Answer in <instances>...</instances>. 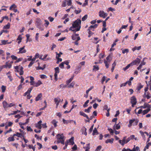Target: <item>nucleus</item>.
Wrapping results in <instances>:
<instances>
[{"label":"nucleus","instance_id":"f257e3e1","mask_svg":"<svg viewBox=\"0 0 151 151\" xmlns=\"http://www.w3.org/2000/svg\"><path fill=\"white\" fill-rule=\"evenodd\" d=\"M81 21L80 19H77L72 23V26L69 29L70 30L76 33L80 30L81 28Z\"/></svg>","mask_w":151,"mask_h":151},{"label":"nucleus","instance_id":"f03ea898","mask_svg":"<svg viewBox=\"0 0 151 151\" xmlns=\"http://www.w3.org/2000/svg\"><path fill=\"white\" fill-rule=\"evenodd\" d=\"M57 139L58 140L57 141V143H61L63 145H64L65 144L64 142V137L63 135V134H58L57 135Z\"/></svg>","mask_w":151,"mask_h":151},{"label":"nucleus","instance_id":"7ed1b4c3","mask_svg":"<svg viewBox=\"0 0 151 151\" xmlns=\"http://www.w3.org/2000/svg\"><path fill=\"white\" fill-rule=\"evenodd\" d=\"M35 25L41 31L43 30V28L42 27V21L39 18H37L36 20Z\"/></svg>","mask_w":151,"mask_h":151},{"label":"nucleus","instance_id":"20e7f679","mask_svg":"<svg viewBox=\"0 0 151 151\" xmlns=\"http://www.w3.org/2000/svg\"><path fill=\"white\" fill-rule=\"evenodd\" d=\"M15 70V71L19 73L20 75H23L24 71H23V67H14Z\"/></svg>","mask_w":151,"mask_h":151},{"label":"nucleus","instance_id":"39448f33","mask_svg":"<svg viewBox=\"0 0 151 151\" xmlns=\"http://www.w3.org/2000/svg\"><path fill=\"white\" fill-rule=\"evenodd\" d=\"M140 61V59L137 58L136 60H134L130 63L128 64L127 66H132L134 65H138Z\"/></svg>","mask_w":151,"mask_h":151},{"label":"nucleus","instance_id":"423d86ee","mask_svg":"<svg viewBox=\"0 0 151 151\" xmlns=\"http://www.w3.org/2000/svg\"><path fill=\"white\" fill-rule=\"evenodd\" d=\"M111 56L110 55H109L106 57V59L107 61L104 60V63L105 64V66H109V64L108 62H109L111 60Z\"/></svg>","mask_w":151,"mask_h":151},{"label":"nucleus","instance_id":"0eeeda50","mask_svg":"<svg viewBox=\"0 0 151 151\" xmlns=\"http://www.w3.org/2000/svg\"><path fill=\"white\" fill-rule=\"evenodd\" d=\"M79 34H73L72 36V39L73 40H80L81 38L80 37L78 36Z\"/></svg>","mask_w":151,"mask_h":151},{"label":"nucleus","instance_id":"6e6552de","mask_svg":"<svg viewBox=\"0 0 151 151\" xmlns=\"http://www.w3.org/2000/svg\"><path fill=\"white\" fill-rule=\"evenodd\" d=\"M99 16L103 18H105L107 15V14L105 13L103 11H100L99 12Z\"/></svg>","mask_w":151,"mask_h":151},{"label":"nucleus","instance_id":"1a4fd4ad","mask_svg":"<svg viewBox=\"0 0 151 151\" xmlns=\"http://www.w3.org/2000/svg\"><path fill=\"white\" fill-rule=\"evenodd\" d=\"M130 102L131 103H134L136 104L137 103V99L135 96H133L131 98Z\"/></svg>","mask_w":151,"mask_h":151},{"label":"nucleus","instance_id":"9d476101","mask_svg":"<svg viewBox=\"0 0 151 151\" xmlns=\"http://www.w3.org/2000/svg\"><path fill=\"white\" fill-rule=\"evenodd\" d=\"M54 101L56 104V108H57L58 105L59 104V103L61 101V99L57 97L55 98L54 99Z\"/></svg>","mask_w":151,"mask_h":151},{"label":"nucleus","instance_id":"9b49d317","mask_svg":"<svg viewBox=\"0 0 151 151\" xmlns=\"http://www.w3.org/2000/svg\"><path fill=\"white\" fill-rule=\"evenodd\" d=\"M87 129L84 127H82L81 129V131L82 134H84L86 136L87 135V133L86 132Z\"/></svg>","mask_w":151,"mask_h":151},{"label":"nucleus","instance_id":"f8f14e48","mask_svg":"<svg viewBox=\"0 0 151 151\" xmlns=\"http://www.w3.org/2000/svg\"><path fill=\"white\" fill-rule=\"evenodd\" d=\"M42 122L41 120L39 121L36 124V127L37 128H38L40 129L42 128V124L41 123Z\"/></svg>","mask_w":151,"mask_h":151},{"label":"nucleus","instance_id":"ddd939ff","mask_svg":"<svg viewBox=\"0 0 151 151\" xmlns=\"http://www.w3.org/2000/svg\"><path fill=\"white\" fill-rule=\"evenodd\" d=\"M25 47V46H23V47L20 48L19 49V51L18 52V53H24L26 52V50H25L24 48Z\"/></svg>","mask_w":151,"mask_h":151},{"label":"nucleus","instance_id":"4468645a","mask_svg":"<svg viewBox=\"0 0 151 151\" xmlns=\"http://www.w3.org/2000/svg\"><path fill=\"white\" fill-rule=\"evenodd\" d=\"M2 104L3 107L4 109L8 108L9 104L7 103L6 101H4L2 102Z\"/></svg>","mask_w":151,"mask_h":151},{"label":"nucleus","instance_id":"2eb2a0df","mask_svg":"<svg viewBox=\"0 0 151 151\" xmlns=\"http://www.w3.org/2000/svg\"><path fill=\"white\" fill-rule=\"evenodd\" d=\"M66 142H68V143H70L71 144L73 145L74 143V142L73 137H72L69 140H67Z\"/></svg>","mask_w":151,"mask_h":151},{"label":"nucleus","instance_id":"dca6fc26","mask_svg":"<svg viewBox=\"0 0 151 151\" xmlns=\"http://www.w3.org/2000/svg\"><path fill=\"white\" fill-rule=\"evenodd\" d=\"M119 142L122 146H123L125 144L127 143L126 140L123 139H122V140H119Z\"/></svg>","mask_w":151,"mask_h":151},{"label":"nucleus","instance_id":"f3484780","mask_svg":"<svg viewBox=\"0 0 151 151\" xmlns=\"http://www.w3.org/2000/svg\"><path fill=\"white\" fill-rule=\"evenodd\" d=\"M69 63L68 61H65L61 63L59 66H64V64L67 65V66H70L69 65Z\"/></svg>","mask_w":151,"mask_h":151},{"label":"nucleus","instance_id":"a211bd4d","mask_svg":"<svg viewBox=\"0 0 151 151\" xmlns=\"http://www.w3.org/2000/svg\"><path fill=\"white\" fill-rule=\"evenodd\" d=\"M147 58H145L143 59L142 61L141 62V64L139 66H142L145 65L146 63V60H147Z\"/></svg>","mask_w":151,"mask_h":151},{"label":"nucleus","instance_id":"6ab92c4d","mask_svg":"<svg viewBox=\"0 0 151 151\" xmlns=\"http://www.w3.org/2000/svg\"><path fill=\"white\" fill-rule=\"evenodd\" d=\"M120 123V122L118 124H115V125L113 127V129H119L120 128V126L119 125V124Z\"/></svg>","mask_w":151,"mask_h":151},{"label":"nucleus","instance_id":"aec40b11","mask_svg":"<svg viewBox=\"0 0 151 151\" xmlns=\"http://www.w3.org/2000/svg\"><path fill=\"white\" fill-rule=\"evenodd\" d=\"M114 139L113 138H111V139H107L105 141V143L106 144L108 143H110L111 144H112L113 143Z\"/></svg>","mask_w":151,"mask_h":151},{"label":"nucleus","instance_id":"412c9836","mask_svg":"<svg viewBox=\"0 0 151 151\" xmlns=\"http://www.w3.org/2000/svg\"><path fill=\"white\" fill-rule=\"evenodd\" d=\"M79 114L83 116L84 117H86L87 119H89V117L88 116L84 113L83 111H81L79 112Z\"/></svg>","mask_w":151,"mask_h":151},{"label":"nucleus","instance_id":"4be33fe9","mask_svg":"<svg viewBox=\"0 0 151 151\" xmlns=\"http://www.w3.org/2000/svg\"><path fill=\"white\" fill-rule=\"evenodd\" d=\"M42 96V94L40 93L36 97L35 100L36 101H37L40 100Z\"/></svg>","mask_w":151,"mask_h":151},{"label":"nucleus","instance_id":"5701e85b","mask_svg":"<svg viewBox=\"0 0 151 151\" xmlns=\"http://www.w3.org/2000/svg\"><path fill=\"white\" fill-rule=\"evenodd\" d=\"M150 110V108H148L146 109H145L142 111V114L144 115L147 113Z\"/></svg>","mask_w":151,"mask_h":151},{"label":"nucleus","instance_id":"b1692460","mask_svg":"<svg viewBox=\"0 0 151 151\" xmlns=\"http://www.w3.org/2000/svg\"><path fill=\"white\" fill-rule=\"evenodd\" d=\"M144 95L147 99H150L151 97V96H150V94L148 92H147V93L145 92L144 93Z\"/></svg>","mask_w":151,"mask_h":151},{"label":"nucleus","instance_id":"393cba45","mask_svg":"<svg viewBox=\"0 0 151 151\" xmlns=\"http://www.w3.org/2000/svg\"><path fill=\"white\" fill-rule=\"evenodd\" d=\"M86 146L83 147V148L85 149V151H89V150L90 148V143L86 145Z\"/></svg>","mask_w":151,"mask_h":151},{"label":"nucleus","instance_id":"a878e982","mask_svg":"<svg viewBox=\"0 0 151 151\" xmlns=\"http://www.w3.org/2000/svg\"><path fill=\"white\" fill-rule=\"evenodd\" d=\"M54 125L55 127H56L57 126V123L58 122L55 119L53 120L51 122Z\"/></svg>","mask_w":151,"mask_h":151},{"label":"nucleus","instance_id":"bb28decb","mask_svg":"<svg viewBox=\"0 0 151 151\" xmlns=\"http://www.w3.org/2000/svg\"><path fill=\"white\" fill-rule=\"evenodd\" d=\"M143 87V85H142L140 83L138 84V86L137 87V89L138 91H139Z\"/></svg>","mask_w":151,"mask_h":151},{"label":"nucleus","instance_id":"cd10ccee","mask_svg":"<svg viewBox=\"0 0 151 151\" xmlns=\"http://www.w3.org/2000/svg\"><path fill=\"white\" fill-rule=\"evenodd\" d=\"M7 140L9 142H11L12 141H14L15 139L14 137L12 136V137H9L7 138Z\"/></svg>","mask_w":151,"mask_h":151},{"label":"nucleus","instance_id":"c85d7f7f","mask_svg":"<svg viewBox=\"0 0 151 151\" xmlns=\"http://www.w3.org/2000/svg\"><path fill=\"white\" fill-rule=\"evenodd\" d=\"M35 87H37L40 85L42 84V83L40 81H38L35 83Z\"/></svg>","mask_w":151,"mask_h":151},{"label":"nucleus","instance_id":"c756f323","mask_svg":"<svg viewBox=\"0 0 151 151\" xmlns=\"http://www.w3.org/2000/svg\"><path fill=\"white\" fill-rule=\"evenodd\" d=\"M74 77V75L71 76L70 78L67 81H66V83L67 84H68L69 83H70L72 81V80H73V78Z\"/></svg>","mask_w":151,"mask_h":151},{"label":"nucleus","instance_id":"7c9ffc66","mask_svg":"<svg viewBox=\"0 0 151 151\" xmlns=\"http://www.w3.org/2000/svg\"><path fill=\"white\" fill-rule=\"evenodd\" d=\"M81 69V67H78L77 68H76L75 70L74 73L76 74H78L80 71Z\"/></svg>","mask_w":151,"mask_h":151},{"label":"nucleus","instance_id":"2f4dec72","mask_svg":"<svg viewBox=\"0 0 151 151\" xmlns=\"http://www.w3.org/2000/svg\"><path fill=\"white\" fill-rule=\"evenodd\" d=\"M139 132H140V134H141L143 139L144 140H145V135L144 134V132H143L142 131H139Z\"/></svg>","mask_w":151,"mask_h":151},{"label":"nucleus","instance_id":"473e14b6","mask_svg":"<svg viewBox=\"0 0 151 151\" xmlns=\"http://www.w3.org/2000/svg\"><path fill=\"white\" fill-rule=\"evenodd\" d=\"M98 26V25L97 24H95L93 25H91L88 28V30H91L92 28H96Z\"/></svg>","mask_w":151,"mask_h":151},{"label":"nucleus","instance_id":"72a5a7b5","mask_svg":"<svg viewBox=\"0 0 151 151\" xmlns=\"http://www.w3.org/2000/svg\"><path fill=\"white\" fill-rule=\"evenodd\" d=\"M134 120H131L130 119L129 120V124L128 125V126L129 127H130L132 126V123L134 122Z\"/></svg>","mask_w":151,"mask_h":151},{"label":"nucleus","instance_id":"f704fd0d","mask_svg":"<svg viewBox=\"0 0 151 151\" xmlns=\"http://www.w3.org/2000/svg\"><path fill=\"white\" fill-rule=\"evenodd\" d=\"M10 27V24L9 23H8L7 24L4 26L3 28L5 29H9Z\"/></svg>","mask_w":151,"mask_h":151},{"label":"nucleus","instance_id":"c9c22d12","mask_svg":"<svg viewBox=\"0 0 151 151\" xmlns=\"http://www.w3.org/2000/svg\"><path fill=\"white\" fill-rule=\"evenodd\" d=\"M97 133H98L97 130L96 128L95 127L94 128V129L93 131L92 134H93V135H94L96 134H97Z\"/></svg>","mask_w":151,"mask_h":151},{"label":"nucleus","instance_id":"e433bc0d","mask_svg":"<svg viewBox=\"0 0 151 151\" xmlns=\"http://www.w3.org/2000/svg\"><path fill=\"white\" fill-rule=\"evenodd\" d=\"M17 7V6L14 4H13L9 8V10H12L13 9H15Z\"/></svg>","mask_w":151,"mask_h":151},{"label":"nucleus","instance_id":"4c0bfd02","mask_svg":"<svg viewBox=\"0 0 151 151\" xmlns=\"http://www.w3.org/2000/svg\"><path fill=\"white\" fill-rule=\"evenodd\" d=\"M94 88V87L93 86H91L90 88H89L88 90H87L86 91V94H88L89 91H91L92 89Z\"/></svg>","mask_w":151,"mask_h":151},{"label":"nucleus","instance_id":"58836bf2","mask_svg":"<svg viewBox=\"0 0 151 151\" xmlns=\"http://www.w3.org/2000/svg\"><path fill=\"white\" fill-rule=\"evenodd\" d=\"M108 130L109 131V132L111 135H113L114 132L112 129L111 128H108Z\"/></svg>","mask_w":151,"mask_h":151},{"label":"nucleus","instance_id":"ea45409f","mask_svg":"<svg viewBox=\"0 0 151 151\" xmlns=\"http://www.w3.org/2000/svg\"><path fill=\"white\" fill-rule=\"evenodd\" d=\"M88 15L87 14L85 15L81 19L82 21H85L87 18Z\"/></svg>","mask_w":151,"mask_h":151},{"label":"nucleus","instance_id":"a19ab883","mask_svg":"<svg viewBox=\"0 0 151 151\" xmlns=\"http://www.w3.org/2000/svg\"><path fill=\"white\" fill-rule=\"evenodd\" d=\"M55 72L56 73H58L59 72V68L58 67H57L55 68Z\"/></svg>","mask_w":151,"mask_h":151},{"label":"nucleus","instance_id":"79ce46f5","mask_svg":"<svg viewBox=\"0 0 151 151\" xmlns=\"http://www.w3.org/2000/svg\"><path fill=\"white\" fill-rule=\"evenodd\" d=\"M16 75L17 76V77H18L19 78H20L21 79L20 82L21 83H23L24 80V78L22 76H21V77L19 76H18L16 74Z\"/></svg>","mask_w":151,"mask_h":151},{"label":"nucleus","instance_id":"37998d69","mask_svg":"<svg viewBox=\"0 0 151 151\" xmlns=\"http://www.w3.org/2000/svg\"><path fill=\"white\" fill-rule=\"evenodd\" d=\"M45 67H36V69L37 70H44Z\"/></svg>","mask_w":151,"mask_h":151},{"label":"nucleus","instance_id":"c03bdc74","mask_svg":"<svg viewBox=\"0 0 151 151\" xmlns=\"http://www.w3.org/2000/svg\"><path fill=\"white\" fill-rule=\"evenodd\" d=\"M1 90H2V92L3 93L4 92L6 89V87L4 86H1Z\"/></svg>","mask_w":151,"mask_h":151},{"label":"nucleus","instance_id":"a18cd8bd","mask_svg":"<svg viewBox=\"0 0 151 151\" xmlns=\"http://www.w3.org/2000/svg\"><path fill=\"white\" fill-rule=\"evenodd\" d=\"M139 150V147L138 146H137L135 148H133L131 150L132 151H138Z\"/></svg>","mask_w":151,"mask_h":151},{"label":"nucleus","instance_id":"49530a36","mask_svg":"<svg viewBox=\"0 0 151 151\" xmlns=\"http://www.w3.org/2000/svg\"><path fill=\"white\" fill-rule=\"evenodd\" d=\"M66 5V1L65 0L63 1L62 5V6L63 7H65Z\"/></svg>","mask_w":151,"mask_h":151},{"label":"nucleus","instance_id":"de8ad7c7","mask_svg":"<svg viewBox=\"0 0 151 151\" xmlns=\"http://www.w3.org/2000/svg\"><path fill=\"white\" fill-rule=\"evenodd\" d=\"M7 40H2L1 41V44H0V45H6L7 43Z\"/></svg>","mask_w":151,"mask_h":151},{"label":"nucleus","instance_id":"09e8293b","mask_svg":"<svg viewBox=\"0 0 151 151\" xmlns=\"http://www.w3.org/2000/svg\"><path fill=\"white\" fill-rule=\"evenodd\" d=\"M102 146L101 145L98 146L96 149L95 151H100L101 150Z\"/></svg>","mask_w":151,"mask_h":151},{"label":"nucleus","instance_id":"8fccbe9b","mask_svg":"<svg viewBox=\"0 0 151 151\" xmlns=\"http://www.w3.org/2000/svg\"><path fill=\"white\" fill-rule=\"evenodd\" d=\"M129 50L128 49H126L123 50L122 51V52L123 54H125V53H127L129 52Z\"/></svg>","mask_w":151,"mask_h":151},{"label":"nucleus","instance_id":"3c124183","mask_svg":"<svg viewBox=\"0 0 151 151\" xmlns=\"http://www.w3.org/2000/svg\"><path fill=\"white\" fill-rule=\"evenodd\" d=\"M89 100H87L85 103L83 105V106L84 107H86L88 106L87 104L89 103Z\"/></svg>","mask_w":151,"mask_h":151},{"label":"nucleus","instance_id":"603ef678","mask_svg":"<svg viewBox=\"0 0 151 151\" xmlns=\"http://www.w3.org/2000/svg\"><path fill=\"white\" fill-rule=\"evenodd\" d=\"M67 86V85H64L63 84H61L60 85V88H64L66 87Z\"/></svg>","mask_w":151,"mask_h":151},{"label":"nucleus","instance_id":"864d4df0","mask_svg":"<svg viewBox=\"0 0 151 151\" xmlns=\"http://www.w3.org/2000/svg\"><path fill=\"white\" fill-rule=\"evenodd\" d=\"M133 120H134V123L133 124V125H136L138 123V122L139 121L137 119H133Z\"/></svg>","mask_w":151,"mask_h":151},{"label":"nucleus","instance_id":"5fc2aeb1","mask_svg":"<svg viewBox=\"0 0 151 151\" xmlns=\"http://www.w3.org/2000/svg\"><path fill=\"white\" fill-rule=\"evenodd\" d=\"M11 57L12 58V59L13 60H17V57L14 55H12L11 56Z\"/></svg>","mask_w":151,"mask_h":151},{"label":"nucleus","instance_id":"6e6d98bb","mask_svg":"<svg viewBox=\"0 0 151 151\" xmlns=\"http://www.w3.org/2000/svg\"><path fill=\"white\" fill-rule=\"evenodd\" d=\"M63 123L64 124H67L68 123H69L68 120H65V119H63Z\"/></svg>","mask_w":151,"mask_h":151},{"label":"nucleus","instance_id":"4d7b16f0","mask_svg":"<svg viewBox=\"0 0 151 151\" xmlns=\"http://www.w3.org/2000/svg\"><path fill=\"white\" fill-rule=\"evenodd\" d=\"M67 5L68 6L71 5L72 2L71 0H67Z\"/></svg>","mask_w":151,"mask_h":151},{"label":"nucleus","instance_id":"13d9d810","mask_svg":"<svg viewBox=\"0 0 151 151\" xmlns=\"http://www.w3.org/2000/svg\"><path fill=\"white\" fill-rule=\"evenodd\" d=\"M93 67V71H96L99 69V67Z\"/></svg>","mask_w":151,"mask_h":151},{"label":"nucleus","instance_id":"bf43d9fd","mask_svg":"<svg viewBox=\"0 0 151 151\" xmlns=\"http://www.w3.org/2000/svg\"><path fill=\"white\" fill-rule=\"evenodd\" d=\"M12 129L11 128H10V129H9V130H7L6 132H4V134L6 135L7 133H9L10 132H12Z\"/></svg>","mask_w":151,"mask_h":151},{"label":"nucleus","instance_id":"052dcab7","mask_svg":"<svg viewBox=\"0 0 151 151\" xmlns=\"http://www.w3.org/2000/svg\"><path fill=\"white\" fill-rule=\"evenodd\" d=\"M45 25L46 27H47L49 24V22L48 21L45 20Z\"/></svg>","mask_w":151,"mask_h":151},{"label":"nucleus","instance_id":"680f3d73","mask_svg":"<svg viewBox=\"0 0 151 151\" xmlns=\"http://www.w3.org/2000/svg\"><path fill=\"white\" fill-rule=\"evenodd\" d=\"M27 130L28 131L32 132L33 131L32 129L30 127L27 126Z\"/></svg>","mask_w":151,"mask_h":151},{"label":"nucleus","instance_id":"e2e57ef3","mask_svg":"<svg viewBox=\"0 0 151 151\" xmlns=\"http://www.w3.org/2000/svg\"><path fill=\"white\" fill-rule=\"evenodd\" d=\"M77 146L76 145H75L73 147H72V149L73 150H75L77 149Z\"/></svg>","mask_w":151,"mask_h":151},{"label":"nucleus","instance_id":"0e129e2a","mask_svg":"<svg viewBox=\"0 0 151 151\" xmlns=\"http://www.w3.org/2000/svg\"><path fill=\"white\" fill-rule=\"evenodd\" d=\"M51 148L52 149L54 150H56L58 149L57 146L56 145L52 146Z\"/></svg>","mask_w":151,"mask_h":151},{"label":"nucleus","instance_id":"69168bd1","mask_svg":"<svg viewBox=\"0 0 151 151\" xmlns=\"http://www.w3.org/2000/svg\"><path fill=\"white\" fill-rule=\"evenodd\" d=\"M106 78V77L105 76H103V78H102L101 82L102 84L105 81Z\"/></svg>","mask_w":151,"mask_h":151},{"label":"nucleus","instance_id":"338daca9","mask_svg":"<svg viewBox=\"0 0 151 151\" xmlns=\"http://www.w3.org/2000/svg\"><path fill=\"white\" fill-rule=\"evenodd\" d=\"M57 59L56 63L58 64L60 62H61L62 60V59L61 58H56Z\"/></svg>","mask_w":151,"mask_h":151},{"label":"nucleus","instance_id":"774afa93","mask_svg":"<svg viewBox=\"0 0 151 151\" xmlns=\"http://www.w3.org/2000/svg\"><path fill=\"white\" fill-rule=\"evenodd\" d=\"M122 151H132L130 149H126L125 148H124L122 150Z\"/></svg>","mask_w":151,"mask_h":151}]
</instances>
